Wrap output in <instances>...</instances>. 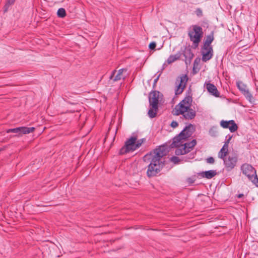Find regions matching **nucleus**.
<instances>
[{"mask_svg": "<svg viewBox=\"0 0 258 258\" xmlns=\"http://www.w3.org/2000/svg\"><path fill=\"white\" fill-rule=\"evenodd\" d=\"M167 151L164 147H160L153 152L146 154L143 157V160L149 163L147 170L148 177L156 176L165 166V161L163 157L166 155Z\"/></svg>", "mask_w": 258, "mask_h": 258, "instance_id": "obj_1", "label": "nucleus"}, {"mask_svg": "<svg viewBox=\"0 0 258 258\" xmlns=\"http://www.w3.org/2000/svg\"><path fill=\"white\" fill-rule=\"evenodd\" d=\"M193 130V125L189 124L186 126L178 136L173 139L171 146L172 148H176L175 151L176 155H182L189 153L196 145V140H192L190 142H185L186 139L192 135Z\"/></svg>", "mask_w": 258, "mask_h": 258, "instance_id": "obj_2", "label": "nucleus"}, {"mask_svg": "<svg viewBox=\"0 0 258 258\" xmlns=\"http://www.w3.org/2000/svg\"><path fill=\"white\" fill-rule=\"evenodd\" d=\"M191 97L189 96L185 97L175 106L173 110V114L176 115H182L183 117L187 120L194 118L196 115V112L191 108Z\"/></svg>", "mask_w": 258, "mask_h": 258, "instance_id": "obj_3", "label": "nucleus"}, {"mask_svg": "<svg viewBox=\"0 0 258 258\" xmlns=\"http://www.w3.org/2000/svg\"><path fill=\"white\" fill-rule=\"evenodd\" d=\"M144 141L143 139L138 140L137 136L133 135L126 141L124 146L120 150V153L123 154L135 151L140 147Z\"/></svg>", "mask_w": 258, "mask_h": 258, "instance_id": "obj_4", "label": "nucleus"}, {"mask_svg": "<svg viewBox=\"0 0 258 258\" xmlns=\"http://www.w3.org/2000/svg\"><path fill=\"white\" fill-rule=\"evenodd\" d=\"M203 32L202 28L198 25H192L188 30V35L190 40L195 47H197L201 41Z\"/></svg>", "mask_w": 258, "mask_h": 258, "instance_id": "obj_5", "label": "nucleus"}, {"mask_svg": "<svg viewBox=\"0 0 258 258\" xmlns=\"http://www.w3.org/2000/svg\"><path fill=\"white\" fill-rule=\"evenodd\" d=\"M242 173L246 175L249 180L258 187V178L256 174V170L250 164H243L241 166Z\"/></svg>", "mask_w": 258, "mask_h": 258, "instance_id": "obj_6", "label": "nucleus"}, {"mask_svg": "<svg viewBox=\"0 0 258 258\" xmlns=\"http://www.w3.org/2000/svg\"><path fill=\"white\" fill-rule=\"evenodd\" d=\"M224 156L222 159L224 161L225 167L227 170H232L236 166L237 162V157L235 154L229 155L227 157Z\"/></svg>", "mask_w": 258, "mask_h": 258, "instance_id": "obj_7", "label": "nucleus"}, {"mask_svg": "<svg viewBox=\"0 0 258 258\" xmlns=\"http://www.w3.org/2000/svg\"><path fill=\"white\" fill-rule=\"evenodd\" d=\"M188 78L186 75H182L178 77L176 80V88L175 93L176 95H179L182 93L186 86Z\"/></svg>", "mask_w": 258, "mask_h": 258, "instance_id": "obj_8", "label": "nucleus"}, {"mask_svg": "<svg viewBox=\"0 0 258 258\" xmlns=\"http://www.w3.org/2000/svg\"><path fill=\"white\" fill-rule=\"evenodd\" d=\"M220 125L224 128H229L231 133L235 132L238 129V126L233 120L229 121L222 120L220 121Z\"/></svg>", "mask_w": 258, "mask_h": 258, "instance_id": "obj_9", "label": "nucleus"}, {"mask_svg": "<svg viewBox=\"0 0 258 258\" xmlns=\"http://www.w3.org/2000/svg\"><path fill=\"white\" fill-rule=\"evenodd\" d=\"M126 71L127 70L124 69H120L117 72L114 70L110 77V79L113 80L114 81L124 79L126 77Z\"/></svg>", "mask_w": 258, "mask_h": 258, "instance_id": "obj_10", "label": "nucleus"}, {"mask_svg": "<svg viewBox=\"0 0 258 258\" xmlns=\"http://www.w3.org/2000/svg\"><path fill=\"white\" fill-rule=\"evenodd\" d=\"M162 94L157 91H154L150 94L149 103L150 105H153V106H158L159 100L162 99Z\"/></svg>", "mask_w": 258, "mask_h": 258, "instance_id": "obj_11", "label": "nucleus"}, {"mask_svg": "<svg viewBox=\"0 0 258 258\" xmlns=\"http://www.w3.org/2000/svg\"><path fill=\"white\" fill-rule=\"evenodd\" d=\"M202 60L206 62L210 60L213 55L212 47L204 46L202 48Z\"/></svg>", "mask_w": 258, "mask_h": 258, "instance_id": "obj_12", "label": "nucleus"}, {"mask_svg": "<svg viewBox=\"0 0 258 258\" xmlns=\"http://www.w3.org/2000/svg\"><path fill=\"white\" fill-rule=\"evenodd\" d=\"M226 138H228V139L225 142L224 145L218 154V158H223L224 156H226L227 155L229 144L232 138V136L228 135L226 136Z\"/></svg>", "mask_w": 258, "mask_h": 258, "instance_id": "obj_13", "label": "nucleus"}, {"mask_svg": "<svg viewBox=\"0 0 258 258\" xmlns=\"http://www.w3.org/2000/svg\"><path fill=\"white\" fill-rule=\"evenodd\" d=\"M206 87L208 91L212 95L215 97H218L220 96V93L218 91L216 87L210 83L205 84Z\"/></svg>", "mask_w": 258, "mask_h": 258, "instance_id": "obj_14", "label": "nucleus"}, {"mask_svg": "<svg viewBox=\"0 0 258 258\" xmlns=\"http://www.w3.org/2000/svg\"><path fill=\"white\" fill-rule=\"evenodd\" d=\"M158 109V106H153V105H150V109L148 114L150 118H154L156 116Z\"/></svg>", "mask_w": 258, "mask_h": 258, "instance_id": "obj_15", "label": "nucleus"}, {"mask_svg": "<svg viewBox=\"0 0 258 258\" xmlns=\"http://www.w3.org/2000/svg\"><path fill=\"white\" fill-rule=\"evenodd\" d=\"M216 175V171L215 170H211L203 172L201 173V175L203 177H205L207 179H211Z\"/></svg>", "mask_w": 258, "mask_h": 258, "instance_id": "obj_16", "label": "nucleus"}, {"mask_svg": "<svg viewBox=\"0 0 258 258\" xmlns=\"http://www.w3.org/2000/svg\"><path fill=\"white\" fill-rule=\"evenodd\" d=\"M20 128V134H27L30 133H32L35 128L33 127H19Z\"/></svg>", "mask_w": 258, "mask_h": 258, "instance_id": "obj_17", "label": "nucleus"}, {"mask_svg": "<svg viewBox=\"0 0 258 258\" xmlns=\"http://www.w3.org/2000/svg\"><path fill=\"white\" fill-rule=\"evenodd\" d=\"M214 37L213 33L208 35L206 37V40L204 42V46H208L212 47L211 44L214 40Z\"/></svg>", "mask_w": 258, "mask_h": 258, "instance_id": "obj_18", "label": "nucleus"}, {"mask_svg": "<svg viewBox=\"0 0 258 258\" xmlns=\"http://www.w3.org/2000/svg\"><path fill=\"white\" fill-rule=\"evenodd\" d=\"M180 57V54L179 53H176L174 55H171L169 56V57L168 58L166 62L168 64H170L176 60H178Z\"/></svg>", "mask_w": 258, "mask_h": 258, "instance_id": "obj_19", "label": "nucleus"}, {"mask_svg": "<svg viewBox=\"0 0 258 258\" xmlns=\"http://www.w3.org/2000/svg\"><path fill=\"white\" fill-rule=\"evenodd\" d=\"M236 85L238 89L242 93L245 92L248 89H247L246 85L241 81H238L236 82Z\"/></svg>", "mask_w": 258, "mask_h": 258, "instance_id": "obj_20", "label": "nucleus"}, {"mask_svg": "<svg viewBox=\"0 0 258 258\" xmlns=\"http://www.w3.org/2000/svg\"><path fill=\"white\" fill-rule=\"evenodd\" d=\"M243 95L245 96L246 99L248 100L250 103H253L254 101V98L252 95V94L250 93L248 89L246 90L245 92L242 93Z\"/></svg>", "mask_w": 258, "mask_h": 258, "instance_id": "obj_21", "label": "nucleus"}, {"mask_svg": "<svg viewBox=\"0 0 258 258\" xmlns=\"http://www.w3.org/2000/svg\"><path fill=\"white\" fill-rule=\"evenodd\" d=\"M57 15L59 18H63L66 15V10L63 8H59L57 12Z\"/></svg>", "mask_w": 258, "mask_h": 258, "instance_id": "obj_22", "label": "nucleus"}, {"mask_svg": "<svg viewBox=\"0 0 258 258\" xmlns=\"http://www.w3.org/2000/svg\"><path fill=\"white\" fill-rule=\"evenodd\" d=\"M16 0H7L5 6V12H6L10 6L14 4Z\"/></svg>", "mask_w": 258, "mask_h": 258, "instance_id": "obj_23", "label": "nucleus"}, {"mask_svg": "<svg viewBox=\"0 0 258 258\" xmlns=\"http://www.w3.org/2000/svg\"><path fill=\"white\" fill-rule=\"evenodd\" d=\"M7 132L8 133H14L20 134V128L19 127H17L15 128H11L7 130Z\"/></svg>", "mask_w": 258, "mask_h": 258, "instance_id": "obj_24", "label": "nucleus"}, {"mask_svg": "<svg viewBox=\"0 0 258 258\" xmlns=\"http://www.w3.org/2000/svg\"><path fill=\"white\" fill-rule=\"evenodd\" d=\"M170 161L174 164H178L180 162V159L176 156H173L170 158Z\"/></svg>", "mask_w": 258, "mask_h": 258, "instance_id": "obj_25", "label": "nucleus"}, {"mask_svg": "<svg viewBox=\"0 0 258 258\" xmlns=\"http://www.w3.org/2000/svg\"><path fill=\"white\" fill-rule=\"evenodd\" d=\"M156 46V42H152L151 43H150V44H149V48L151 50H153L155 48Z\"/></svg>", "mask_w": 258, "mask_h": 258, "instance_id": "obj_26", "label": "nucleus"}, {"mask_svg": "<svg viewBox=\"0 0 258 258\" xmlns=\"http://www.w3.org/2000/svg\"><path fill=\"white\" fill-rule=\"evenodd\" d=\"M195 12H196V15H197L198 16L200 17V16H202V13H202V10H201V9H200L198 8V9H197L196 10Z\"/></svg>", "mask_w": 258, "mask_h": 258, "instance_id": "obj_27", "label": "nucleus"}, {"mask_svg": "<svg viewBox=\"0 0 258 258\" xmlns=\"http://www.w3.org/2000/svg\"><path fill=\"white\" fill-rule=\"evenodd\" d=\"M214 162H215V160L212 157H209L207 159V162L208 163L213 164L214 163Z\"/></svg>", "mask_w": 258, "mask_h": 258, "instance_id": "obj_28", "label": "nucleus"}, {"mask_svg": "<svg viewBox=\"0 0 258 258\" xmlns=\"http://www.w3.org/2000/svg\"><path fill=\"white\" fill-rule=\"evenodd\" d=\"M178 124L177 121H172L171 123V126L173 128H175L178 126Z\"/></svg>", "mask_w": 258, "mask_h": 258, "instance_id": "obj_29", "label": "nucleus"}, {"mask_svg": "<svg viewBox=\"0 0 258 258\" xmlns=\"http://www.w3.org/2000/svg\"><path fill=\"white\" fill-rule=\"evenodd\" d=\"M243 196V194H239V195H238V198H241V197H242Z\"/></svg>", "mask_w": 258, "mask_h": 258, "instance_id": "obj_30", "label": "nucleus"}]
</instances>
